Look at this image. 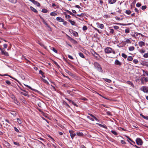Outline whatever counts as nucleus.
Masks as SVG:
<instances>
[{"label": "nucleus", "mask_w": 148, "mask_h": 148, "mask_svg": "<svg viewBox=\"0 0 148 148\" xmlns=\"http://www.w3.org/2000/svg\"><path fill=\"white\" fill-rule=\"evenodd\" d=\"M104 51L107 53H112L113 54H115L116 52L114 50L110 47L106 48L104 49Z\"/></svg>", "instance_id": "1"}, {"label": "nucleus", "mask_w": 148, "mask_h": 148, "mask_svg": "<svg viewBox=\"0 0 148 148\" xmlns=\"http://www.w3.org/2000/svg\"><path fill=\"white\" fill-rule=\"evenodd\" d=\"M94 65L96 69L102 73L103 72V70L101 67L99 63L97 62H94Z\"/></svg>", "instance_id": "2"}, {"label": "nucleus", "mask_w": 148, "mask_h": 148, "mask_svg": "<svg viewBox=\"0 0 148 148\" xmlns=\"http://www.w3.org/2000/svg\"><path fill=\"white\" fill-rule=\"evenodd\" d=\"M140 90L145 93H147L148 92V87L146 86H143L140 88Z\"/></svg>", "instance_id": "3"}, {"label": "nucleus", "mask_w": 148, "mask_h": 148, "mask_svg": "<svg viewBox=\"0 0 148 148\" xmlns=\"http://www.w3.org/2000/svg\"><path fill=\"white\" fill-rule=\"evenodd\" d=\"M136 143L138 145H141L143 144V141L140 138H137L136 140Z\"/></svg>", "instance_id": "4"}, {"label": "nucleus", "mask_w": 148, "mask_h": 148, "mask_svg": "<svg viewBox=\"0 0 148 148\" xmlns=\"http://www.w3.org/2000/svg\"><path fill=\"white\" fill-rule=\"evenodd\" d=\"M69 132L70 134V136L71 138L73 139L76 135L75 132L72 130H70Z\"/></svg>", "instance_id": "5"}, {"label": "nucleus", "mask_w": 148, "mask_h": 148, "mask_svg": "<svg viewBox=\"0 0 148 148\" xmlns=\"http://www.w3.org/2000/svg\"><path fill=\"white\" fill-rule=\"evenodd\" d=\"M11 98L14 101V102L17 105L19 104V103L17 100L16 98L14 95H12L11 97Z\"/></svg>", "instance_id": "6"}, {"label": "nucleus", "mask_w": 148, "mask_h": 148, "mask_svg": "<svg viewBox=\"0 0 148 148\" xmlns=\"http://www.w3.org/2000/svg\"><path fill=\"white\" fill-rule=\"evenodd\" d=\"M0 49L1 51V53L3 55H4L7 56H9L8 53L6 51H5L4 49H2L1 48H0Z\"/></svg>", "instance_id": "7"}, {"label": "nucleus", "mask_w": 148, "mask_h": 148, "mask_svg": "<svg viewBox=\"0 0 148 148\" xmlns=\"http://www.w3.org/2000/svg\"><path fill=\"white\" fill-rule=\"evenodd\" d=\"M30 1L33 3L34 5H36L38 7L40 6V4L38 2L35 1L34 0H29Z\"/></svg>", "instance_id": "8"}, {"label": "nucleus", "mask_w": 148, "mask_h": 148, "mask_svg": "<svg viewBox=\"0 0 148 148\" xmlns=\"http://www.w3.org/2000/svg\"><path fill=\"white\" fill-rule=\"evenodd\" d=\"M4 145L7 148H10L11 146L10 144L7 142L5 141L3 143Z\"/></svg>", "instance_id": "9"}, {"label": "nucleus", "mask_w": 148, "mask_h": 148, "mask_svg": "<svg viewBox=\"0 0 148 148\" xmlns=\"http://www.w3.org/2000/svg\"><path fill=\"white\" fill-rule=\"evenodd\" d=\"M114 64L117 65L121 66V63L119 60H116L114 62Z\"/></svg>", "instance_id": "10"}, {"label": "nucleus", "mask_w": 148, "mask_h": 148, "mask_svg": "<svg viewBox=\"0 0 148 148\" xmlns=\"http://www.w3.org/2000/svg\"><path fill=\"white\" fill-rule=\"evenodd\" d=\"M138 44L139 46L141 47L144 46L145 45V43L143 41H140L138 43Z\"/></svg>", "instance_id": "11"}, {"label": "nucleus", "mask_w": 148, "mask_h": 148, "mask_svg": "<svg viewBox=\"0 0 148 148\" xmlns=\"http://www.w3.org/2000/svg\"><path fill=\"white\" fill-rule=\"evenodd\" d=\"M56 20L59 22L63 21V19L60 17H58L56 18Z\"/></svg>", "instance_id": "12"}, {"label": "nucleus", "mask_w": 148, "mask_h": 148, "mask_svg": "<svg viewBox=\"0 0 148 148\" xmlns=\"http://www.w3.org/2000/svg\"><path fill=\"white\" fill-rule=\"evenodd\" d=\"M38 43L41 46L43 47L45 49H47V47L46 46H45L42 43H41L40 42H38Z\"/></svg>", "instance_id": "13"}, {"label": "nucleus", "mask_w": 148, "mask_h": 148, "mask_svg": "<svg viewBox=\"0 0 148 148\" xmlns=\"http://www.w3.org/2000/svg\"><path fill=\"white\" fill-rule=\"evenodd\" d=\"M30 8L31 9L32 11H33L35 13H38V11L36 10V9H35V8H34L33 7H32L31 6L30 7Z\"/></svg>", "instance_id": "14"}, {"label": "nucleus", "mask_w": 148, "mask_h": 148, "mask_svg": "<svg viewBox=\"0 0 148 148\" xmlns=\"http://www.w3.org/2000/svg\"><path fill=\"white\" fill-rule=\"evenodd\" d=\"M69 39L71 41H73L74 43H76V41L70 37L68 36Z\"/></svg>", "instance_id": "15"}, {"label": "nucleus", "mask_w": 148, "mask_h": 148, "mask_svg": "<svg viewBox=\"0 0 148 148\" xmlns=\"http://www.w3.org/2000/svg\"><path fill=\"white\" fill-rule=\"evenodd\" d=\"M116 2V0H108V2L110 4H112Z\"/></svg>", "instance_id": "16"}, {"label": "nucleus", "mask_w": 148, "mask_h": 148, "mask_svg": "<svg viewBox=\"0 0 148 148\" xmlns=\"http://www.w3.org/2000/svg\"><path fill=\"white\" fill-rule=\"evenodd\" d=\"M72 30L73 32V36L76 37L78 35V33L76 32L73 31V30Z\"/></svg>", "instance_id": "17"}, {"label": "nucleus", "mask_w": 148, "mask_h": 148, "mask_svg": "<svg viewBox=\"0 0 148 148\" xmlns=\"http://www.w3.org/2000/svg\"><path fill=\"white\" fill-rule=\"evenodd\" d=\"M111 132L114 135H118V133L114 130H112Z\"/></svg>", "instance_id": "18"}, {"label": "nucleus", "mask_w": 148, "mask_h": 148, "mask_svg": "<svg viewBox=\"0 0 148 148\" xmlns=\"http://www.w3.org/2000/svg\"><path fill=\"white\" fill-rule=\"evenodd\" d=\"M50 15L51 16H56L57 15V14L55 12H52L50 14Z\"/></svg>", "instance_id": "19"}, {"label": "nucleus", "mask_w": 148, "mask_h": 148, "mask_svg": "<svg viewBox=\"0 0 148 148\" xmlns=\"http://www.w3.org/2000/svg\"><path fill=\"white\" fill-rule=\"evenodd\" d=\"M69 21L70 23L71 24L73 25H75V22L73 21H72L71 20H69Z\"/></svg>", "instance_id": "20"}, {"label": "nucleus", "mask_w": 148, "mask_h": 148, "mask_svg": "<svg viewBox=\"0 0 148 148\" xmlns=\"http://www.w3.org/2000/svg\"><path fill=\"white\" fill-rule=\"evenodd\" d=\"M133 58L131 56H129L127 57V60L128 61H132V60Z\"/></svg>", "instance_id": "21"}, {"label": "nucleus", "mask_w": 148, "mask_h": 148, "mask_svg": "<svg viewBox=\"0 0 148 148\" xmlns=\"http://www.w3.org/2000/svg\"><path fill=\"white\" fill-rule=\"evenodd\" d=\"M79 55L82 58H84V56L83 54L82 53V52H79Z\"/></svg>", "instance_id": "22"}, {"label": "nucleus", "mask_w": 148, "mask_h": 148, "mask_svg": "<svg viewBox=\"0 0 148 148\" xmlns=\"http://www.w3.org/2000/svg\"><path fill=\"white\" fill-rule=\"evenodd\" d=\"M66 12L68 13H69L70 15H71L72 16H75V15L73 13H72L71 12H70V11L68 10H67L66 11Z\"/></svg>", "instance_id": "23"}, {"label": "nucleus", "mask_w": 148, "mask_h": 148, "mask_svg": "<svg viewBox=\"0 0 148 148\" xmlns=\"http://www.w3.org/2000/svg\"><path fill=\"white\" fill-rule=\"evenodd\" d=\"M76 134L77 136H82L83 135V134L82 132H77Z\"/></svg>", "instance_id": "24"}, {"label": "nucleus", "mask_w": 148, "mask_h": 148, "mask_svg": "<svg viewBox=\"0 0 148 148\" xmlns=\"http://www.w3.org/2000/svg\"><path fill=\"white\" fill-rule=\"evenodd\" d=\"M127 138L130 140L134 144H135V142L132 140L130 138H129L128 136H125Z\"/></svg>", "instance_id": "25"}, {"label": "nucleus", "mask_w": 148, "mask_h": 148, "mask_svg": "<svg viewBox=\"0 0 148 148\" xmlns=\"http://www.w3.org/2000/svg\"><path fill=\"white\" fill-rule=\"evenodd\" d=\"M69 101L70 102H71L72 103L74 106H77V104H76L75 103H74V102H73L71 100L69 99Z\"/></svg>", "instance_id": "26"}, {"label": "nucleus", "mask_w": 148, "mask_h": 148, "mask_svg": "<svg viewBox=\"0 0 148 148\" xmlns=\"http://www.w3.org/2000/svg\"><path fill=\"white\" fill-rule=\"evenodd\" d=\"M134 47L133 46H131L129 47V50L130 51H132L134 49Z\"/></svg>", "instance_id": "27"}, {"label": "nucleus", "mask_w": 148, "mask_h": 148, "mask_svg": "<svg viewBox=\"0 0 148 148\" xmlns=\"http://www.w3.org/2000/svg\"><path fill=\"white\" fill-rule=\"evenodd\" d=\"M65 72L66 73H67L69 75H72V74L69 71H68L67 70H65Z\"/></svg>", "instance_id": "28"}, {"label": "nucleus", "mask_w": 148, "mask_h": 148, "mask_svg": "<svg viewBox=\"0 0 148 148\" xmlns=\"http://www.w3.org/2000/svg\"><path fill=\"white\" fill-rule=\"evenodd\" d=\"M140 33L135 32L134 33V34L132 36L134 37H136Z\"/></svg>", "instance_id": "29"}, {"label": "nucleus", "mask_w": 148, "mask_h": 148, "mask_svg": "<svg viewBox=\"0 0 148 148\" xmlns=\"http://www.w3.org/2000/svg\"><path fill=\"white\" fill-rule=\"evenodd\" d=\"M20 93L22 94L24 96H26L27 95V93L26 92H20Z\"/></svg>", "instance_id": "30"}, {"label": "nucleus", "mask_w": 148, "mask_h": 148, "mask_svg": "<svg viewBox=\"0 0 148 148\" xmlns=\"http://www.w3.org/2000/svg\"><path fill=\"white\" fill-rule=\"evenodd\" d=\"M125 12L128 15H129L131 13V12L130 10H126Z\"/></svg>", "instance_id": "31"}, {"label": "nucleus", "mask_w": 148, "mask_h": 148, "mask_svg": "<svg viewBox=\"0 0 148 148\" xmlns=\"http://www.w3.org/2000/svg\"><path fill=\"white\" fill-rule=\"evenodd\" d=\"M122 56L125 59L127 58V56L124 53H122L121 54Z\"/></svg>", "instance_id": "32"}, {"label": "nucleus", "mask_w": 148, "mask_h": 148, "mask_svg": "<svg viewBox=\"0 0 148 148\" xmlns=\"http://www.w3.org/2000/svg\"><path fill=\"white\" fill-rule=\"evenodd\" d=\"M104 80L105 81L109 83H111L112 82V81L110 79L107 78L105 79Z\"/></svg>", "instance_id": "33"}, {"label": "nucleus", "mask_w": 148, "mask_h": 148, "mask_svg": "<svg viewBox=\"0 0 148 148\" xmlns=\"http://www.w3.org/2000/svg\"><path fill=\"white\" fill-rule=\"evenodd\" d=\"M99 28H100L101 29H102L104 28V26L103 24H100L99 25Z\"/></svg>", "instance_id": "34"}, {"label": "nucleus", "mask_w": 148, "mask_h": 148, "mask_svg": "<svg viewBox=\"0 0 148 148\" xmlns=\"http://www.w3.org/2000/svg\"><path fill=\"white\" fill-rule=\"evenodd\" d=\"M93 56L95 57L96 58H97L98 56H99V54L95 52H94V53H93Z\"/></svg>", "instance_id": "35"}, {"label": "nucleus", "mask_w": 148, "mask_h": 148, "mask_svg": "<svg viewBox=\"0 0 148 148\" xmlns=\"http://www.w3.org/2000/svg\"><path fill=\"white\" fill-rule=\"evenodd\" d=\"M42 12L44 13H47V12L48 11L45 9H42Z\"/></svg>", "instance_id": "36"}, {"label": "nucleus", "mask_w": 148, "mask_h": 148, "mask_svg": "<svg viewBox=\"0 0 148 148\" xmlns=\"http://www.w3.org/2000/svg\"><path fill=\"white\" fill-rule=\"evenodd\" d=\"M117 24L123 26H126L130 25V24H121L119 23H117Z\"/></svg>", "instance_id": "37"}, {"label": "nucleus", "mask_w": 148, "mask_h": 148, "mask_svg": "<svg viewBox=\"0 0 148 148\" xmlns=\"http://www.w3.org/2000/svg\"><path fill=\"white\" fill-rule=\"evenodd\" d=\"M140 115H141L142 116L144 119H145L147 120H148V116H145L143 115H142V114H141Z\"/></svg>", "instance_id": "38"}, {"label": "nucleus", "mask_w": 148, "mask_h": 148, "mask_svg": "<svg viewBox=\"0 0 148 148\" xmlns=\"http://www.w3.org/2000/svg\"><path fill=\"white\" fill-rule=\"evenodd\" d=\"M133 62L135 64L138 63V61L137 59H134L133 60Z\"/></svg>", "instance_id": "39"}, {"label": "nucleus", "mask_w": 148, "mask_h": 148, "mask_svg": "<svg viewBox=\"0 0 148 148\" xmlns=\"http://www.w3.org/2000/svg\"><path fill=\"white\" fill-rule=\"evenodd\" d=\"M43 79V82L44 83H46V84H47L48 85H49V83L46 80L44 79Z\"/></svg>", "instance_id": "40"}, {"label": "nucleus", "mask_w": 148, "mask_h": 148, "mask_svg": "<svg viewBox=\"0 0 148 148\" xmlns=\"http://www.w3.org/2000/svg\"><path fill=\"white\" fill-rule=\"evenodd\" d=\"M17 121L18 123L19 124H21L22 123L20 119L18 118L17 119Z\"/></svg>", "instance_id": "41"}, {"label": "nucleus", "mask_w": 148, "mask_h": 148, "mask_svg": "<svg viewBox=\"0 0 148 148\" xmlns=\"http://www.w3.org/2000/svg\"><path fill=\"white\" fill-rule=\"evenodd\" d=\"M67 92L68 93L70 94V95H71V96H73V94L72 93V92L71 91H70V90H67Z\"/></svg>", "instance_id": "42"}, {"label": "nucleus", "mask_w": 148, "mask_h": 148, "mask_svg": "<svg viewBox=\"0 0 148 148\" xmlns=\"http://www.w3.org/2000/svg\"><path fill=\"white\" fill-rule=\"evenodd\" d=\"M10 2L13 3H15L16 2V0H8Z\"/></svg>", "instance_id": "43"}, {"label": "nucleus", "mask_w": 148, "mask_h": 148, "mask_svg": "<svg viewBox=\"0 0 148 148\" xmlns=\"http://www.w3.org/2000/svg\"><path fill=\"white\" fill-rule=\"evenodd\" d=\"M113 27L115 29H116V30L118 29L119 28V27L118 26L115 25V26H113Z\"/></svg>", "instance_id": "44"}, {"label": "nucleus", "mask_w": 148, "mask_h": 148, "mask_svg": "<svg viewBox=\"0 0 148 148\" xmlns=\"http://www.w3.org/2000/svg\"><path fill=\"white\" fill-rule=\"evenodd\" d=\"M143 57L145 58H148V53L144 54L143 55Z\"/></svg>", "instance_id": "45"}, {"label": "nucleus", "mask_w": 148, "mask_h": 148, "mask_svg": "<svg viewBox=\"0 0 148 148\" xmlns=\"http://www.w3.org/2000/svg\"><path fill=\"white\" fill-rule=\"evenodd\" d=\"M125 33H128L130 32V29L128 28L125 29Z\"/></svg>", "instance_id": "46"}, {"label": "nucleus", "mask_w": 148, "mask_h": 148, "mask_svg": "<svg viewBox=\"0 0 148 148\" xmlns=\"http://www.w3.org/2000/svg\"><path fill=\"white\" fill-rule=\"evenodd\" d=\"M125 42L127 43H131V41L130 39H126L125 41Z\"/></svg>", "instance_id": "47"}, {"label": "nucleus", "mask_w": 148, "mask_h": 148, "mask_svg": "<svg viewBox=\"0 0 148 148\" xmlns=\"http://www.w3.org/2000/svg\"><path fill=\"white\" fill-rule=\"evenodd\" d=\"M145 50H144L143 49H141L140 51V52L141 53H144L145 52Z\"/></svg>", "instance_id": "48"}, {"label": "nucleus", "mask_w": 148, "mask_h": 148, "mask_svg": "<svg viewBox=\"0 0 148 148\" xmlns=\"http://www.w3.org/2000/svg\"><path fill=\"white\" fill-rule=\"evenodd\" d=\"M147 8V7L145 5H143L141 7V9L142 10H144L146 9Z\"/></svg>", "instance_id": "49"}, {"label": "nucleus", "mask_w": 148, "mask_h": 148, "mask_svg": "<svg viewBox=\"0 0 148 148\" xmlns=\"http://www.w3.org/2000/svg\"><path fill=\"white\" fill-rule=\"evenodd\" d=\"M52 50L54 52H55L56 53H58L57 51L53 47Z\"/></svg>", "instance_id": "50"}, {"label": "nucleus", "mask_w": 148, "mask_h": 148, "mask_svg": "<svg viewBox=\"0 0 148 148\" xmlns=\"http://www.w3.org/2000/svg\"><path fill=\"white\" fill-rule=\"evenodd\" d=\"M62 22H63V24L64 25H66L67 24V23L65 21L64 19L63 20V21H62Z\"/></svg>", "instance_id": "51"}, {"label": "nucleus", "mask_w": 148, "mask_h": 148, "mask_svg": "<svg viewBox=\"0 0 148 148\" xmlns=\"http://www.w3.org/2000/svg\"><path fill=\"white\" fill-rule=\"evenodd\" d=\"M82 29L83 30H86L87 29V28L86 26H84L83 27Z\"/></svg>", "instance_id": "52"}, {"label": "nucleus", "mask_w": 148, "mask_h": 148, "mask_svg": "<svg viewBox=\"0 0 148 148\" xmlns=\"http://www.w3.org/2000/svg\"><path fill=\"white\" fill-rule=\"evenodd\" d=\"M141 5V3H137L136 4V6L138 7H139Z\"/></svg>", "instance_id": "53"}, {"label": "nucleus", "mask_w": 148, "mask_h": 148, "mask_svg": "<svg viewBox=\"0 0 148 148\" xmlns=\"http://www.w3.org/2000/svg\"><path fill=\"white\" fill-rule=\"evenodd\" d=\"M127 83L129 84H130L131 86L133 85V83H132L130 81H128L127 82Z\"/></svg>", "instance_id": "54"}, {"label": "nucleus", "mask_w": 148, "mask_h": 148, "mask_svg": "<svg viewBox=\"0 0 148 148\" xmlns=\"http://www.w3.org/2000/svg\"><path fill=\"white\" fill-rule=\"evenodd\" d=\"M68 58L71 59V60H73V57H72V56H71L70 55H68Z\"/></svg>", "instance_id": "55"}, {"label": "nucleus", "mask_w": 148, "mask_h": 148, "mask_svg": "<svg viewBox=\"0 0 148 148\" xmlns=\"http://www.w3.org/2000/svg\"><path fill=\"white\" fill-rule=\"evenodd\" d=\"M110 32L111 34H113L114 33V30L113 29H110Z\"/></svg>", "instance_id": "56"}, {"label": "nucleus", "mask_w": 148, "mask_h": 148, "mask_svg": "<svg viewBox=\"0 0 148 148\" xmlns=\"http://www.w3.org/2000/svg\"><path fill=\"white\" fill-rule=\"evenodd\" d=\"M121 144H125L126 143L123 140H122L121 141Z\"/></svg>", "instance_id": "57"}, {"label": "nucleus", "mask_w": 148, "mask_h": 148, "mask_svg": "<svg viewBox=\"0 0 148 148\" xmlns=\"http://www.w3.org/2000/svg\"><path fill=\"white\" fill-rule=\"evenodd\" d=\"M5 83L7 84H8L9 85H10L11 84V83H10V82L9 81H8V80L6 81H5Z\"/></svg>", "instance_id": "58"}, {"label": "nucleus", "mask_w": 148, "mask_h": 148, "mask_svg": "<svg viewBox=\"0 0 148 148\" xmlns=\"http://www.w3.org/2000/svg\"><path fill=\"white\" fill-rule=\"evenodd\" d=\"M14 144L16 145H17V146H19L20 144L19 143H17L16 142H14Z\"/></svg>", "instance_id": "59"}, {"label": "nucleus", "mask_w": 148, "mask_h": 148, "mask_svg": "<svg viewBox=\"0 0 148 148\" xmlns=\"http://www.w3.org/2000/svg\"><path fill=\"white\" fill-rule=\"evenodd\" d=\"M39 74H41L42 75H44V73L41 70H40L39 71Z\"/></svg>", "instance_id": "60"}, {"label": "nucleus", "mask_w": 148, "mask_h": 148, "mask_svg": "<svg viewBox=\"0 0 148 148\" xmlns=\"http://www.w3.org/2000/svg\"><path fill=\"white\" fill-rule=\"evenodd\" d=\"M14 130L15 131H16V132H19V131L18 130L17 128L16 127H14Z\"/></svg>", "instance_id": "61"}, {"label": "nucleus", "mask_w": 148, "mask_h": 148, "mask_svg": "<svg viewBox=\"0 0 148 148\" xmlns=\"http://www.w3.org/2000/svg\"><path fill=\"white\" fill-rule=\"evenodd\" d=\"M45 23V25H47V27L49 28L50 29H51V27H50L48 25V24H47V23H46V22H45V23Z\"/></svg>", "instance_id": "62"}, {"label": "nucleus", "mask_w": 148, "mask_h": 148, "mask_svg": "<svg viewBox=\"0 0 148 148\" xmlns=\"http://www.w3.org/2000/svg\"><path fill=\"white\" fill-rule=\"evenodd\" d=\"M3 46L5 48H6L8 47V45L6 44H4Z\"/></svg>", "instance_id": "63"}, {"label": "nucleus", "mask_w": 148, "mask_h": 148, "mask_svg": "<svg viewBox=\"0 0 148 148\" xmlns=\"http://www.w3.org/2000/svg\"><path fill=\"white\" fill-rule=\"evenodd\" d=\"M144 80H145V82H148V77H145V79H144Z\"/></svg>", "instance_id": "64"}]
</instances>
